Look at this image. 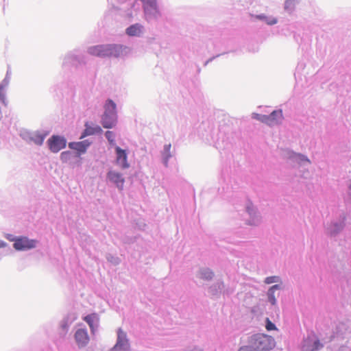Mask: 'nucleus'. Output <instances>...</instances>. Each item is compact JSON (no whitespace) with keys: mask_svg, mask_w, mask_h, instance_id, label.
I'll list each match as a JSON object with an SVG mask.
<instances>
[{"mask_svg":"<svg viewBox=\"0 0 351 351\" xmlns=\"http://www.w3.org/2000/svg\"><path fill=\"white\" fill-rule=\"evenodd\" d=\"M254 349L257 351H269L276 346L273 337L263 334H256L252 338Z\"/></svg>","mask_w":351,"mask_h":351,"instance_id":"obj_1","label":"nucleus"},{"mask_svg":"<svg viewBox=\"0 0 351 351\" xmlns=\"http://www.w3.org/2000/svg\"><path fill=\"white\" fill-rule=\"evenodd\" d=\"M14 241L13 246L16 250H26L36 247L37 241L33 239H29L25 237H21L13 239Z\"/></svg>","mask_w":351,"mask_h":351,"instance_id":"obj_2","label":"nucleus"},{"mask_svg":"<svg viewBox=\"0 0 351 351\" xmlns=\"http://www.w3.org/2000/svg\"><path fill=\"white\" fill-rule=\"evenodd\" d=\"M47 143L50 150L56 153L66 147V141L64 137L53 135L47 141Z\"/></svg>","mask_w":351,"mask_h":351,"instance_id":"obj_3","label":"nucleus"},{"mask_svg":"<svg viewBox=\"0 0 351 351\" xmlns=\"http://www.w3.org/2000/svg\"><path fill=\"white\" fill-rule=\"evenodd\" d=\"M129 347L130 345L127 339L126 333L123 332L121 328H119L117 331V341L111 351H127L129 350Z\"/></svg>","mask_w":351,"mask_h":351,"instance_id":"obj_4","label":"nucleus"},{"mask_svg":"<svg viewBox=\"0 0 351 351\" xmlns=\"http://www.w3.org/2000/svg\"><path fill=\"white\" fill-rule=\"evenodd\" d=\"M116 164L122 169H127L130 167L128 162V155L126 151L122 149L121 147L116 146Z\"/></svg>","mask_w":351,"mask_h":351,"instance_id":"obj_5","label":"nucleus"},{"mask_svg":"<svg viewBox=\"0 0 351 351\" xmlns=\"http://www.w3.org/2000/svg\"><path fill=\"white\" fill-rule=\"evenodd\" d=\"M88 53L97 57H109L110 45H102L91 47L88 49Z\"/></svg>","mask_w":351,"mask_h":351,"instance_id":"obj_6","label":"nucleus"},{"mask_svg":"<svg viewBox=\"0 0 351 351\" xmlns=\"http://www.w3.org/2000/svg\"><path fill=\"white\" fill-rule=\"evenodd\" d=\"M108 179L113 182L119 189H122L125 182L122 174L115 171H110L107 173Z\"/></svg>","mask_w":351,"mask_h":351,"instance_id":"obj_7","label":"nucleus"},{"mask_svg":"<svg viewBox=\"0 0 351 351\" xmlns=\"http://www.w3.org/2000/svg\"><path fill=\"white\" fill-rule=\"evenodd\" d=\"M128 47L119 45H110L109 57L119 58L126 55L129 52Z\"/></svg>","mask_w":351,"mask_h":351,"instance_id":"obj_8","label":"nucleus"},{"mask_svg":"<svg viewBox=\"0 0 351 351\" xmlns=\"http://www.w3.org/2000/svg\"><path fill=\"white\" fill-rule=\"evenodd\" d=\"M322 344L320 343L318 339L312 340L309 337L306 339L302 346L303 351H317L322 348Z\"/></svg>","mask_w":351,"mask_h":351,"instance_id":"obj_9","label":"nucleus"},{"mask_svg":"<svg viewBox=\"0 0 351 351\" xmlns=\"http://www.w3.org/2000/svg\"><path fill=\"white\" fill-rule=\"evenodd\" d=\"M75 339L80 347L85 346L89 341L87 331L84 329H78L75 334Z\"/></svg>","mask_w":351,"mask_h":351,"instance_id":"obj_10","label":"nucleus"},{"mask_svg":"<svg viewBox=\"0 0 351 351\" xmlns=\"http://www.w3.org/2000/svg\"><path fill=\"white\" fill-rule=\"evenodd\" d=\"M117 114H109L104 113L102 117V125L105 128H112L116 123Z\"/></svg>","mask_w":351,"mask_h":351,"instance_id":"obj_11","label":"nucleus"},{"mask_svg":"<svg viewBox=\"0 0 351 351\" xmlns=\"http://www.w3.org/2000/svg\"><path fill=\"white\" fill-rule=\"evenodd\" d=\"M268 121L271 122L268 123V125H274L281 122L282 119V110H274L269 115H267Z\"/></svg>","mask_w":351,"mask_h":351,"instance_id":"obj_12","label":"nucleus"},{"mask_svg":"<svg viewBox=\"0 0 351 351\" xmlns=\"http://www.w3.org/2000/svg\"><path fill=\"white\" fill-rule=\"evenodd\" d=\"M89 145L90 143L87 141L77 143L73 142L69 144V147L71 149L77 150L80 153H84Z\"/></svg>","mask_w":351,"mask_h":351,"instance_id":"obj_13","label":"nucleus"},{"mask_svg":"<svg viewBox=\"0 0 351 351\" xmlns=\"http://www.w3.org/2000/svg\"><path fill=\"white\" fill-rule=\"evenodd\" d=\"M142 26L139 24L132 25L126 29L128 35L131 36H139L141 33Z\"/></svg>","mask_w":351,"mask_h":351,"instance_id":"obj_14","label":"nucleus"},{"mask_svg":"<svg viewBox=\"0 0 351 351\" xmlns=\"http://www.w3.org/2000/svg\"><path fill=\"white\" fill-rule=\"evenodd\" d=\"M104 109H105L104 113H106V114H117L116 104L111 99H108L106 101V103L104 106Z\"/></svg>","mask_w":351,"mask_h":351,"instance_id":"obj_15","label":"nucleus"},{"mask_svg":"<svg viewBox=\"0 0 351 351\" xmlns=\"http://www.w3.org/2000/svg\"><path fill=\"white\" fill-rule=\"evenodd\" d=\"M84 320L88 324L92 332H94V322L98 320L97 315L95 313L90 314L84 317Z\"/></svg>","mask_w":351,"mask_h":351,"instance_id":"obj_16","label":"nucleus"},{"mask_svg":"<svg viewBox=\"0 0 351 351\" xmlns=\"http://www.w3.org/2000/svg\"><path fill=\"white\" fill-rule=\"evenodd\" d=\"M85 125H86V129L84 130V133L81 136V138H82L86 136L93 135L96 132H99L101 131V128L99 126H97V128H92L90 126H88L87 123H86Z\"/></svg>","mask_w":351,"mask_h":351,"instance_id":"obj_17","label":"nucleus"},{"mask_svg":"<svg viewBox=\"0 0 351 351\" xmlns=\"http://www.w3.org/2000/svg\"><path fill=\"white\" fill-rule=\"evenodd\" d=\"M8 84V82L6 80H3L0 84V101L6 106L8 104V102L6 101L5 97V88Z\"/></svg>","mask_w":351,"mask_h":351,"instance_id":"obj_18","label":"nucleus"},{"mask_svg":"<svg viewBox=\"0 0 351 351\" xmlns=\"http://www.w3.org/2000/svg\"><path fill=\"white\" fill-rule=\"evenodd\" d=\"M280 288L279 285H273L268 291V298L269 301L271 302V304L274 305L276 302V298L274 296V292L276 290H278Z\"/></svg>","mask_w":351,"mask_h":351,"instance_id":"obj_19","label":"nucleus"},{"mask_svg":"<svg viewBox=\"0 0 351 351\" xmlns=\"http://www.w3.org/2000/svg\"><path fill=\"white\" fill-rule=\"evenodd\" d=\"M45 136V134H41L38 132L32 136V139L36 144L40 145L43 144Z\"/></svg>","mask_w":351,"mask_h":351,"instance_id":"obj_20","label":"nucleus"},{"mask_svg":"<svg viewBox=\"0 0 351 351\" xmlns=\"http://www.w3.org/2000/svg\"><path fill=\"white\" fill-rule=\"evenodd\" d=\"M143 7L145 13L147 14L151 11V10H156V1H145Z\"/></svg>","mask_w":351,"mask_h":351,"instance_id":"obj_21","label":"nucleus"},{"mask_svg":"<svg viewBox=\"0 0 351 351\" xmlns=\"http://www.w3.org/2000/svg\"><path fill=\"white\" fill-rule=\"evenodd\" d=\"M213 276V273L208 269L202 270L200 272V278L205 280L211 279Z\"/></svg>","mask_w":351,"mask_h":351,"instance_id":"obj_22","label":"nucleus"},{"mask_svg":"<svg viewBox=\"0 0 351 351\" xmlns=\"http://www.w3.org/2000/svg\"><path fill=\"white\" fill-rule=\"evenodd\" d=\"M254 118L257 120H259L260 121H261L263 123H266L267 125H268V123H271L269 121H268L269 118L267 117V115H262V114H254Z\"/></svg>","mask_w":351,"mask_h":351,"instance_id":"obj_23","label":"nucleus"},{"mask_svg":"<svg viewBox=\"0 0 351 351\" xmlns=\"http://www.w3.org/2000/svg\"><path fill=\"white\" fill-rule=\"evenodd\" d=\"M106 137L107 138L110 144L114 145V134L112 131H107L106 132Z\"/></svg>","mask_w":351,"mask_h":351,"instance_id":"obj_24","label":"nucleus"},{"mask_svg":"<svg viewBox=\"0 0 351 351\" xmlns=\"http://www.w3.org/2000/svg\"><path fill=\"white\" fill-rule=\"evenodd\" d=\"M266 329L267 330H276V326L274 324H273L269 318H267L266 319Z\"/></svg>","mask_w":351,"mask_h":351,"instance_id":"obj_25","label":"nucleus"},{"mask_svg":"<svg viewBox=\"0 0 351 351\" xmlns=\"http://www.w3.org/2000/svg\"><path fill=\"white\" fill-rule=\"evenodd\" d=\"M279 278L278 276H269L265 278V282L266 284H271L276 282H278Z\"/></svg>","mask_w":351,"mask_h":351,"instance_id":"obj_26","label":"nucleus"},{"mask_svg":"<svg viewBox=\"0 0 351 351\" xmlns=\"http://www.w3.org/2000/svg\"><path fill=\"white\" fill-rule=\"evenodd\" d=\"M238 351H255L253 348L249 346H244L241 347Z\"/></svg>","mask_w":351,"mask_h":351,"instance_id":"obj_27","label":"nucleus"},{"mask_svg":"<svg viewBox=\"0 0 351 351\" xmlns=\"http://www.w3.org/2000/svg\"><path fill=\"white\" fill-rule=\"evenodd\" d=\"M277 23V20L276 19H272L271 20L267 21V23L269 25H274Z\"/></svg>","mask_w":351,"mask_h":351,"instance_id":"obj_28","label":"nucleus"},{"mask_svg":"<svg viewBox=\"0 0 351 351\" xmlns=\"http://www.w3.org/2000/svg\"><path fill=\"white\" fill-rule=\"evenodd\" d=\"M6 246V243L2 241H0V248L4 247Z\"/></svg>","mask_w":351,"mask_h":351,"instance_id":"obj_29","label":"nucleus"},{"mask_svg":"<svg viewBox=\"0 0 351 351\" xmlns=\"http://www.w3.org/2000/svg\"><path fill=\"white\" fill-rule=\"evenodd\" d=\"M170 148H171V145H170V144H169V145H166V146H165V149H166L167 152H169V151Z\"/></svg>","mask_w":351,"mask_h":351,"instance_id":"obj_30","label":"nucleus"}]
</instances>
